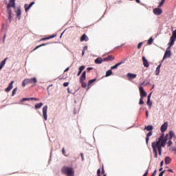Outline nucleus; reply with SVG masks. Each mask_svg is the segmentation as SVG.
Listing matches in <instances>:
<instances>
[{"label":"nucleus","mask_w":176,"mask_h":176,"mask_svg":"<svg viewBox=\"0 0 176 176\" xmlns=\"http://www.w3.org/2000/svg\"><path fill=\"white\" fill-rule=\"evenodd\" d=\"M86 80V72H83L80 77V82H85Z\"/></svg>","instance_id":"a211bd4d"},{"label":"nucleus","mask_w":176,"mask_h":176,"mask_svg":"<svg viewBox=\"0 0 176 176\" xmlns=\"http://www.w3.org/2000/svg\"><path fill=\"white\" fill-rule=\"evenodd\" d=\"M139 104H140V105H142V104H144V100H142V98H141L140 99Z\"/></svg>","instance_id":"c03bdc74"},{"label":"nucleus","mask_w":176,"mask_h":176,"mask_svg":"<svg viewBox=\"0 0 176 176\" xmlns=\"http://www.w3.org/2000/svg\"><path fill=\"white\" fill-rule=\"evenodd\" d=\"M152 96V93H150L148 96V100H151V97Z\"/></svg>","instance_id":"603ef678"},{"label":"nucleus","mask_w":176,"mask_h":176,"mask_svg":"<svg viewBox=\"0 0 176 176\" xmlns=\"http://www.w3.org/2000/svg\"><path fill=\"white\" fill-rule=\"evenodd\" d=\"M168 173H173V170L172 169H168Z\"/></svg>","instance_id":"0e129e2a"},{"label":"nucleus","mask_w":176,"mask_h":176,"mask_svg":"<svg viewBox=\"0 0 176 176\" xmlns=\"http://www.w3.org/2000/svg\"><path fill=\"white\" fill-rule=\"evenodd\" d=\"M124 60H122L121 62L116 64L114 66H111V69H116L118 68V67H119V65H122V64H124Z\"/></svg>","instance_id":"f3484780"},{"label":"nucleus","mask_w":176,"mask_h":176,"mask_svg":"<svg viewBox=\"0 0 176 176\" xmlns=\"http://www.w3.org/2000/svg\"><path fill=\"white\" fill-rule=\"evenodd\" d=\"M80 42H87V41H89V37L87 36V35H86V34H84L80 37Z\"/></svg>","instance_id":"ddd939ff"},{"label":"nucleus","mask_w":176,"mask_h":176,"mask_svg":"<svg viewBox=\"0 0 176 176\" xmlns=\"http://www.w3.org/2000/svg\"><path fill=\"white\" fill-rule=\"evenodd\" d=\"M35 5V2L33 1L32 2L29 6H28L27 4L25 5V12H28V10H30V9H31V8H32V6Z\"/></svg>","instance_id":"4468645a"},{"label":"nucleus","mask_w":176,"mask_h":176,"mask_svg":"<svg viewBox=\"0 0 176 176\" xmlns=\"http://www.w3.org/2000/svg\"><path fill=\"white\" fill-rule=\"evenodd\" d=\"M67 93H71V91L69 90V88H67Z\"/></svg>","instance_id":"69168bd1"},{"label":"nucleus","mask_w":176,"mask_h":176,"mask_svg":"<svg viewBox=\"0 0 176 176\" xmlns=\"http://www.w3.org/2000/svg\"><path fill=\"white\" fill-rule=\"evenodd\" d=\"M146 118L149 116V112L148 111V110L146 111Z\"/></svg>","instance_id":"3c124183"},{"label":"nucleus","mask_w":176,"mask_h":176,"mask_svg":"<svg viewBox=\"0 0 176 176\" xmlns=\"http://www.w3.org/2000/svg\"><path fill=\"white\" fill-rule=\"evenodd\" d=\"M101 169H98V170H97V176H101ZM103 176H107V175H105V174H104V175Z\"/></svg>","instance_id":"473e14b6"},{"label":"nucleus","mask_w":176,"mask_h":176,"mask_svg":"<svg viewBox=\"0 0 176 176\" xmlns=\"http://www.w3.org/2000/svg\"><path fill=\"white\" fill-rule=\"evenodd\" d=\"M12 14H8V20H9V21H10H10H12Z\"/></svg>","instance_id":"79ce46f5"},{"label":"nucleus","mask_w":176,"mask_h":176,"mask_svg":"<svg viewBox=\"0 0 176 176\" xmlns=\"http://www.w3.org/2000/svg\"><path fill=\"white\" fill-rule=\"evenodd\" d=\"M142 61L144 67H145V68H148L149 62H148V60H146V58H145V56H142Z\"/></svg>","instance_id":"9d476101"},{"label":"nucleus","mask_w":176,"mask_h":176,"mask_svg":"<svg viewBox=\"0 0 176 176\" xmlns=\"http://www.w3.org/2000/svg\"><path fill=\"white\" fill-rule=\"evenodd\" d=\"M84 52H86V50H87V45H85L84 47H83V50H82Z\"/></svg>","instance_id":"8fccbe9b"},{"label":"nucleus","mask_w":176,"mask_h":176,"mask_svg":"<svg viewBox=\"0 0 176 176\" xmlns=\"http://www.w3.org/2000/svg\"><path fill=\"white\" fill-rule=\"evenodd\" d=\"M162 67V65L160 64L157 68H156V70H155V75H159V74L160 73V67Z\"/></svg>","instance_id":"393cba45"},{"label":"nucleus","mask_w":176,"mask_h":176,"mask_svg":"<svg viewBox=\"0 0 176 176\" xmlns=\"http://www.w3.org/2000/svg\"><path fill=\"white\" fill-rule=\"evenodd\" d=\"M153 12L154 14H155V16H160V14L163 13V10H162V8L158 7V8H154Z\"/></svg>","instance_id":"423d86ee"},{"label":"nucleus","mask_w":176,"mask_h":176,"mask_svg":"<svg viewBox=\"0 0 176 176\" xmlns=\"http://www.w3.org/2000/svg\"><path fill=\"white\" fill-rule=\"evenodd\" d=\"M171 47H168V48L166 49L163 60H166V58H170V57H171V50H170Z\"/></svg>","instance_id":"39448f33"},{"label":"nucleus","mask_w":176,"mask_h":176,"mask_svg":"<svg viewBox=\"0 0 176 176\" xmlns=\"http://www.w3.org/2000/svg\"><path fill=\"white\" fill-rule=\"evenodd\" d=\"M156 173H157V170H155L154 172L153 173L152 175H156Z\"/></svg>","instance_id":"864d4df0"},{"label":"nucleus","mask_w":176,"mask_h":176,"mask_svg":"<svg viewBox=\"0 0 176 176\" xmlns=\"http://www.w3.org/2000/svg\"><path fill=\"white\" fill-rule=\"evenodd\" d=\"M112 75V70L109 69L106 72V77L111 76Z\"/></svg>","instance_id":"bb28decb"},{"label":"nucleus","mask_w":176,"mask_h":176,"mask_svg":"<svg viewBox=\"0 0 176 176\" xmlns=\"http://www.w3.org/2000/svg\"><path fill=\"white\" fill-rule=\"evenodd\" d=\"M43 115L45 120H47V105H45L43 108Z\"/></svg>","instance_id":"0eeeda50"},{"label":"nucleus","mask_w":176,"mask_h":176,"mask_svg":"<svg viewBox=\"0 0 176 176\" xmlns=\"http://www.w3.org/2000/svg\"><path fill=\"white\" fill-rule=\"evenodd\" d=\"M163 164H164V161H162V162H160V166H161V167L163 166Z\"/></svg>","instance_id":"4d7b16f0"},{"label":"nucleus","mask_w":176,"mask_h":176,"mask_svg":"<svg viewBox=\"0 0 176 176\" xmlns=\"http://www.w3.org/2000/svg\"><path fill=\"white\" fill-rule=\"evenodd\" d=\"M30 100L32 101H39V99L36 98H30Z\"/></svg>","instance_id":"ea45409f"},{"label":"nucleus","mask_w":176,"mask_h":176,"mask_svg":"<svg viewBox=\"0 0 176 176\" xmlns=\"http://www.w3.org/2000/svg\"><path fill=\"white\" fill-rule=\"evenodd\" d=\"M80 74H82V72H78V73L77 74V76H79V75H80Z\"/></svg>","instance_id":"774afa93"},{"label":"nucleus","mask_w":176,"mask_h":176,"mask_svg":"<svg viewBox=\"0 0 176 176\" xmlns=\"http://www.w3.org/2000/svg\"><path fill=\"white\" fill-rule=\"evenodd\" d=\"M36 83H38V79L36 77H33L32 78H26L23 80L22 86L23 87H25L27 85H32V86H36Z\"/></svg>","instance_id":"f03ea898"},{"label":"nucleus","mask_w":176,"mask_h":176,"mask_svg":"<svg viewBox=\"0 0 176 176\" xmlns=\"http://www.w3.org/2000/svg\"><path fill=\"white\" fill-rule=\"evenodd\" d=\"M10 8H16V3H14V0L10 1L7 6L8 14H12V9H10Z\"/></svg>","instance_id":"20e7f679"},{"label":"nucleus","mask_w":176,"mask_h":176,"mask_svg":"<svg viewBox=\"0 0 176 176\" xmlns=\"http://www.w3.org/2000/svg\"><path fill=\"white\" fill-rule=\"evenodd\" d=\"M5 38H6V35H4L3 38V43H5Z\"/></svg>","instance_id":"680f3d73"},{"label":"nucleus","mask_w":176,"mask_h":176,"mask_svg":"<svg viewBox=\"0 0 176 176\" xmlns=\"http://www.w3.org/2000/svg\"><path fill=\"white\" fill-rule=\"evenodd\" d=\"M61 173L62 174H65V175L70 176V175H74V169L71 167H67V166H63L61 168Z\"/></svg>","instance_id":"7ed1b4c3"},{"label":"nucleus","mask_w":176,"mask_h":176,"mask_svg":"<svg viewBox=\"0 0 176 176\" xmlns=\"http://www.w3.org/2000/svg\"><path fill=\"white\" fill-rule=\"evenodd\" d=\"M43 106V103L40 102V103H37L34 105V108L35 109H39L41 107H42Z\"/></svg>","instance_id":"4be33fe9"},{"label":"nucleus","mask_w":176,"mask_h":176,"mask_svg":"<svg viewBox=\"0 0 176 176\" xmlns=\"http://www.w3.org/2000/svg\"><path fill=\"white\" fill-rule=\"evenodd\" d=\"M69 82H68L63 83V87H67V86H69Z\"/></svg>","instance_id":"37998d69"},{"label":"nucleus","mask_w":176,"mask_h":176,"mask_svg":"<svg viewBox=\"0 0 176 176\" xmlns=\"http://www.w3.org/2000/svg\"><path fill=\"white\" fill-rule=\"evenodd\" d=\"M168 127V122H164L161 128H160V130H161V132L162 133H165V131H167V128Z\"/></svg>","instance_id":"6e6552de"},{"label":"nucleus","mask_w":176,"mask_h":176,"mask_svg":"<svg viewBox=\"0 0 176 176\" xmlns=\"http://www.w3.org/2000/svg\"><path fill=\"white\" fill-rule=\"evenodd\" d=\"M152 136V131H150L147 133L146 138V144L148 145L149 142V137Z\"/></svg>","instance_id":"aec40b11"},{"label":"nucleus","mask_w":176,"mask_h":176,"mask_svg":"<svg viewBox=\"0 0 176 176\" xmlns=\"http://www.w3.org/2000/svg\"><path fill=\"white\" fill-rule=\"evenodd\" d=\"M82 56H85V51L84 50H82Z\"/></svg>","instance_id":"338daca9"},{"label":"nucleus","mask_w":176,"mask_h":176,"mask_svg":"<svg viewBox=\"0 0 176 176\" xmlns=\"http://www.w3.org/2000/svg\"><path fill=\"white\" fill-rule=\"evenodd\" d=\"M46 45H49V43H43V44H41V45H38V46H36V47L34 49V50H36V49H39V47H42V46H46Z\"/></svg>","instance_id":"a878e982"},{"label":"nucleus","mask_w":176,"mask_h":176,"mask_svg":"<svg viewBox=\"0 0 176 176\" xmlns=\"http://www.w3.org/2000/svg\"><path fill=\"white\" fill-rule=\"evenodd\" d=\"M102 174H105V170H104V166L102 167Z\"/></svg>","instance_id":"6e6d98bb"},{"label":"nucleus","mask_w":176,"mask_h":176,"mask_svg":"<svg viewBox=\"0 0 176 176\" xmlns=\"http://www.w3.org/2000/svg\"><path fill=\"white\" fill-rule=\"evenodd\" d=\"M8 60V58H6L3 61L0 63V71L3 68V65L6 64V61Z\"/></svg>","instance_id":"412c9836"},{"label":"nucleus","mask_w":176,"mask_h":176,"mask_svg":"<svg viewBox=\"0 0 176 176\" xmlns=\"http://www.w3.org/2000/svg\"><path fill=\"white\" fill-rule=\"evenodd\" d=\"M104 58H98L95 60V64H102V63H104Z\"/></svg>","instance_id":"6ab92c4d"},{"label":"nucleus","mask_w":176,"mask_h":176,"mask_svg":"<svg viewBox=\"0 0 176 176\" xmlns=\"http://www.w3.org/2000/svg\"><path fill=\"white\" fill-rule=\"evenodd\" d=\"M164 2H166V0H162L158 6V8H162V6H163V5H164Z\"/></svg>","instance_id":"2f4dec72"},{"label":"nucleus","mask_w":176,"mask_h":176,"mask_svg":"<svg viewBox=\"0 0 176 176\" xmlns=\"http://www.w3.org/2000/svg\"><path fill=\"white\" fill-rule=\"evenodd\" d=\"M80 156H81L82 160H85V157L83 155V153H80Z\"/></svg>","instance_id":"09e8293b"},{"label":"nucleus","mask_w":176,"mask_h":176,"mask_svg":"<svg viewBox=\"0 0 176 176\" xmlns=\"http://www.w3.org/2000/svg\"><path fill=\"white\" fill-rule=\"evenodd\" d=\"M47 39H49V38H47H47H43L41 39V41H47Z\"/></svg>","instance_id":"052dcab7"},{"label":"nucleus","mask_w":176,"mask_h":176,"mask_svg":"<svg viewBox=\"0 0 176 176\" xmlns=\"http://www.w3.org/2000/svg\"><path fill=\"white\" fill-rule=\"evenodd\" d=\"M78 69H79L78 72H82V71L85 69V66L84 65L80 66Z\"/></svg>","instance_id":"e433bc0d"},{"label":"nucleus","mask_w":176,"mask_h":176,"mask_svg":"<svg viewBox=\"0 0 176 176\" xmlns=\"http://www.w3.org/2000/svg\"><path fill=\"white\" fill-rule=\"evenodd\" d=\"M67 71H69V67L66 68V69L64 70V72H67Z\"/></svg>","instance_id":"bf43d9fd"},{"label":"nucleus","mask_w":176,"mask_h":176,"mask_svg":"<svg viewBox=\"0 0 176 176\" xmlns=\"http://www.w3.org/2000/svg\"><path fill=\"white\" fill-rule=\"evenodd\" d=\"M175 37H173L172 36H171V37H170V42L168 43V47H171L173 45H174V43H175Z\"/></svg>","instance_id":"f8f14e48"},{"label":"nucleus","mask_w":176,"mask_h":176,"mask_svg":"<svg viewBox=\"0 0 176 176\" xmlns=\"http://www.w3.org/2000/svg\"><path fill=\"white\" fill-rule=\"evenodd\" d=\"M82 85V87H83L84 89L87 87V84L86 82H85V81L82 82H80Z\"/></svg>","instance_id":"7c9ffc66"},{"label":"nucleus","mask_w":176,"mask_h":176,"mask_svg":"<svg viewBox=\"0 0 176 176\" xmlns=\"http://www.w3.org/2000/svg\"><path fill=\"white\" fill-rule=\"evenodd\" d=\"M171 163V157H166L165 158V164H170Z\"/></svg>","instance_id":"b1692460"},{"label":"nucleus","mask_w":176,"mask_h":176,"mask_svg":"<svg viewBox=\"0 0 176 176\" xmlns=\"http://www.w3.org/2000/svg\"><path fill=\"white\" fill-rule=\"evenodd\" d=\"M139 90L140 91V97L142 98V97H146V92H145V90H144V87H140Z\"/></svg>","instance_id":"1a4fd4ad"},{"label":"nucleus","mask_w":176,"mask_h":176,"mask_svg":"<svg viewBox=\"0 0 176 176\" xmlns=\"http://www.w3.org/2000/svg\"><path fill=\"white\" fill-rule=\"evenodd\" d=\"M16 16L17 17H19L20 16H21V10L20 9H18L16 12Z\"/></svg>","instance_id":"72a5a7b5"},{"label":"nucleus","mask_w":176,"mask_h":176,"mask_svg":"<svg viewBox=\"0 0 176 176\" xmlns=\"http://www.w3.org/2000/svg\"><path fill=\"white\" fill-rule=\"evenodd\" d=\"M96 80H97L96 78H94V79H92V80H89V82H88V86H90V85H91L92 83H94V82H96Z\"/></svg>","instance_id":"cd10ccee"},{"label":"nucleus","mask_w":176,"mask_h":176,"mask_svg":"<svg viewBox=\"0 0 176 176\" xmlns=\"http://www.w3.org/2000/svg\"><path fill=\"white\" fill-rule=\"evenodd\" d=\"M13 83H14V81H12L8 87L5 89V91H6L7 93H9V91H10V90H12L13 89Z\"/></svg>","instance_id":"9b49d317"},{"label":"nucleus","mask_w":176,"mask_h":176,"mask_svg":"<svg viewBox=\"0 0 176 176\" xmlns=\"http://www.w3.org/2000/svg\"><path fill=\"white\" fill-rule=\"evenodd\" d=\"M31 98H23L22 101H30Z\"/></svg>","instance_id":"58836bf2"},{"label":"nucleus","mask_w":176,"mask_h":176,"mask_svg":"<svg viewBox=\"0 0 176 176\" xmlns=\"http://www.w3.org/2000/svg\"><path fill=\"white\" fill-rule=\"evenodd\" d=\"M167 140H168V134H166L164 137V133H163L156 142H152L151 146L153 148V152L155 159H157V151L160 156H162V148H164L166 146Z\"/></svg>","instance_id":"f257e3e1"},{"label":"nucleus","mask_w":176,"mask_h":176,"mask_svg":"<svg viewBox=\"0 0 176 176\" xmlns=\"http://www.w3.org/2000/svg\"><path fill=\"white\" fill-rule=\"evenodd\" d=\"M56 36H57L56 34H52V35H51L50 36L47 37V39H52V38H56Z\"/></svg>","instance_id":"f704fd0d"},{"label":"nucleus","mask_w":176,"mask_h":176,"mask_svg":"<svg viewBox=\"0 0 176 176\" xmlns=\"http://www.w3.org/2000/svg\"><path fill=\"white\" fill-rule=\"evenodd\" d=\"M172 37L175 38H176V30L175 31L173 32V34H172Z\"/></svg>","instance_id":"a19ab883"},{"label":"nucleus","mask_w":176,"mask_h":176,"mask_svg":"<svg viewBox=\"0 0 176 176\" xmlns=\"http://www.w3.org/2000/svg\"><path fill=\"white\" fill-rule=\"evenodd\" d=\"M126 76L129 78V80H131V79H135L137 78V74H133L131 73H128L126 74Z\"/></svg>","instance_id":"dca6fc26"},{"label":"nucleus","mask_w":176,"mask_h":176,"mask_svg":"<svg viewBox=\"0 0 176 176\" xmlns=\"http://www.w3.org/2000/svg\"><path fill=\"white\" fill-rule=\"evenodd\" d=\"M113 60H115V57L112 55H110V56L103 58V61H104V62L113 61Z\"/></svg>","instance_id":"2eb2a0df"},{"label":"nucleus","mask_w":176,"mask_h":176,"mask_svg":"<svg viewBox=\"0 0 176 176\" xmlns=\"http://www.w3.org/2000/svg\"><path fill=\"white\" fill-rule=\"evenodd\" d=\"M87 69L88 72H90L91 69H93V67H88Z\"/></svg>","instance_id":"13d9d810"},{"label":"nucleus","mask_w":176,"mask_h":176,"mask_svg":"<svg viewBox=\"0 0 176 176\" xmlns=\"http://www.w3.org/2000/svg\"><path fill=\"white\" fill-rule=\"evenodd\" d=\"M135 1L137 2V3H141V1L140 0H135Z\"/></svg>","instance_id":"e2e57ef3"},{"label":"nucleus","mask_w":176,"mask_h":176,"mask_svg":"<svg viewBox=\"0 0 176 176\" xmlns=\"http://www.w3.org/2000/svg\"><path fill=\"white\" fill-rule=\"evenodd\" d=\"M173 137H174V132L170 131L169 139L171 140L173 138Z\"/></svg>","instance_id":"c9c22d12"},{"label":"nucleus","mask_w":176,"mask_h":176,"mask_svg":"<svg viewBox=\"0 0 176 176\" xmlns=\"http://www.w3.org/2000/svg\"><path fill=\"white\" fill-rule=\"evenodd\" d=\"M144 130H146L147 131H152V130H153V126L148 125L144 128Z\"/></svg>","instance_id":"5701e85b"},{"label":"nucleus","mask_w":176,"mask_h":176,"mask_svg":"<svg viewBox=\"0 0 176 176\" xmlns=\"http://www.w3.org/2000/svg\"><path fill=\"white\" fill-rule=\"evenodd\" d=\"M16 93H17V88H14L13 89L12 96H14V94H16Z\"/></svg>","instance_id":"4c0bfd02"},{"label":"nucleus","mask_w":176,"mask_h":176,"mask_svg":"<svg viewBox=\"0 0 176 176\" xmlns=\"http://www.w3.org/2000/svg\"><path fill=\"white\" fill-rule=\"evenodd\" d=\"M164 173H166V170H162V171L160 173L159 176H163L164 174Z\"/></svg>","instance_id":"49530a36"},{"label":"nucleus","mask_w":176,"mask_h":176,"mask_svg":"<svg viewBox=\"0 0 176 176\" xmlns=\"http://www.w3.org/2000/svg\"><path fill=\"white\" fill-rule=\"evenodd\" d=\"M147 105L151 108H152V102H151V99H147Z\"/></svg>","instance_id":"c756f323"},{"label":"nucleus","mask_w":176,"mask_h":176,"mask_svg":"<svg viewBox=\"0 0 176 176\" xmlns=\"http://www.w3.org/2000/svg\"><path fill=\"white\" fill-rule=\"evenodd\" d=\"M168 146H170V145H173V142L171 140H169L167 143Z\"/></svg>","instance_id":"a18cd8bd"},{"label":"nucleus","mask_w":176,"mask_h":176,"mask_svg":"<svg viewBox=\"0 0 176 176\" xmlns=\"http://www.w3.org/2000/svg\"><path fill=\"white\" fill-rule=\"evenodd\" d=\"M141 46H142V43H140L138 45V49H141Z\"/></svg>","instance_id":"de8ad7c7"},{"label":"nucleus","mask_w":176,"mask_h":176,"mask_svg":"<svg viewBox=\"0 0 176 176\" xmlns=\"http://www.w3.org/2000/svg\"><path fill=\"white\" fill-rule=\"evenodd\" d=\"M62 153L63 155H65V149L64 148H62Z\"/></svg>","instance_id":"5fc2aeb1"},{"label":"nucleus","mask_w":176,"mask_h":176,"mask_svg":"<svg viewBox=\"0 0 176 176\" xmlns=\"http://www.w3.org/2000/svg\"><path fill=\"white\" fill-rule=\"evenodd\" d=\"M152 43H153V38L151 37L147 42L148 45H152Z\"/></svg>","instance_id":"c85d7f7f"}]
</instances>
